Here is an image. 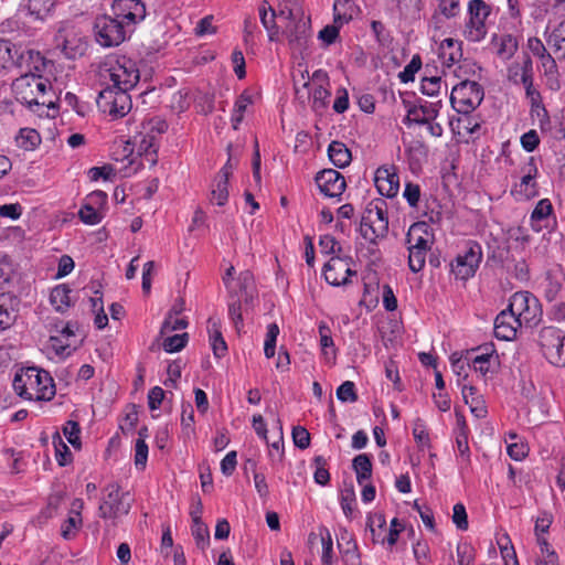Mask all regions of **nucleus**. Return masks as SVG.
Returning a JSON list of instances; mask_svg holds the SVG:
<instances>
[{
    "label": "nucleus",
    "instance_id": "f257e3e1",
    "mask_svg": "<svg viewBox=\"0 0 565 565\" xmlns=\"http://www.w3.org/2000/svg\"><path fill=\"white\" fill-rule=\"evenodd\" d=\"M13 390L28 401H51L55 396V384L49 372L30 366L21 369L13 379Z\"/></svg>",
    "mask_w": 565,
    "mask_h": 565
},
{
    "label": "nucleus",
    "instance_id": "f03ea898",
    "mask_svg": "<svg viewBox=\"0 0 565 565\" xmlns=\"http://www.w3.org/2000/svg\"><path fill=\"white\" fill-rule=\"evenodd\" d=\"M50 87L47 79L35 74H24L12 83V89L17 99L29 108L33 106H54L52 100L45 98L46 89Z\"/></svg>",
    "mask_w": 565,
    "mask_h": 565
},
{
    "label": "nucleus",
    "instance_id": "7ed1b4c3",
    "mask_svg": "<svg viewBox=\"0 0 565 565\" xmlns=\"http://www.w3.org/2000/svg\"><path fill=\"white\" fill-rule=\"evenodd\" d=\"M483 88L475 81H462L450 94L452 108L459 114H471L483 100Z\"/></svg>",
    "mask_w": 565,
    "mask_h": 565
},
{
    "label": "nucleus",
    "instance_id": "20e7f679",
    "mask_svg": "<svg viewBox=\"0 0 565 565\" xmlns=\"http://www.w3.org/2000/svg\"><path fill=\"white\" fill-rule=\"evenodd\" d=\"M539 345L544 358L555 366H565V332L555 327L540 331Z\"/></svg>",
    "mask_w": 565,
    "mask_h": 565
},
{
    "label": "nucleus",
    "instance_id": "39448f33",
    "mask_svg": "<svg viewBox=\"0 0 565 565\" xmlns=\"http://www.w3.org/2000/svg\"><path fill=\"white\" fill-rule=\"evenodd\" d=\"M128 29L113 14L99 15L94 22V33L98 44L113 47L121 44L127 38Z\"/></svg>",
    "mask_w": 565,
    "mask_h": 565
},
{
    "label": "nucleus",
    "instance_id": "423d86ee",
    "mask_svg": "<svg viewBox=\"0 0 565 565\" xmlns=\"http://www.w3.org/2000/svg\"><path fill=\"white\" fill-rule=\"evenodd\" d=\"M104 492L105 497L98 508L100 518L117 520L129 513L131 509L129 492H121L117 483L108 484Z\"/></svg>",
    "mask_w": 565,
    "mask_h": 565
},
{
    "label": "nucleus",
    "instance_id": "0eeeda50",
    "mask_svg": "<svg viewBox=\"0 0 565 565\" xmlns=\"http://www.w3.org/2000/svg\"><path fill=\"white\" fill-rule=\"evenodd\" d=\"M96 102L99 110L107 114L111 119L126 116L132 107L128 92L116 87H105L99 93Z\"/></svg>",
    "mask_w": 565,
    "mask_h": 565
},
{
    "label": "nucleus",
    "instance_id": "6e6552de",
    "mask_svg": "<svg viewBox=\"0 0 565 565\" xmlns=\"http://www.w3.org/2000/svg\"><path fill=\"white\" fill-rule=\"evenodd\" d=\"M523 326H533L540 321L541 306L537 298L530 291H518L510 298L509 307Z\"/></svg>",
    "mask_w": 565,
    "mask_h": 565
},
{
    "label": "nucleus",
    "instance_id": "1a4fd4ad",
    "mask_svg": "<svg viewBox=\"0 0 565 565\" xmlns=\"http://www.w3.org/2000/svg\"><path fill=\"white\" fill-rule=\"evenodd\" d=\"M482 259V248L477 242H468L466 249L458 254L451 263V273L457 279L467 280L472 277Z\"/></svg>",
    "mask_w": 565,
    "mask_h": 565
},
{
    "label": "nucleus",
    "instance_id": "9d476101",
    "mask_svg": "<svg viewBox=\"0 0 565 565\" xmlns=\"http://www.w3.org/2000/svg\"><path fill=\"white\" fill-rule=\"evenodd\" d=\"M469 21L466 24L465 38L470 42H480L487 35L486 19L490 14V7L483 0L469 2Z\"/></svg>",
    "mask_w": 565,
    "mask_h": 565
},
{
    "label": "nucleus",
    "instance_id": "9b49d317",
    "mask_svg": "<svg viewBox=\"0 0 565 565\" xmlns=\"http://www.w3.org/2000/svg\"><path fill=\"white\" fill-rule=\"evenodd\" d=\"M109 78L111 85H108V87H116L117 89L128 92L139 82L140 74L132 60L121 57L110 67Z\"/></svg>",
    "mask_w": 565,
    "mask_h": 565
},
{
    "label": "nucleus",
    "instance_id": "f8f14e48",
    "mask_svg": "<svg viewBox=\"0 0 565 565\" xmlns=\"http://www.w3.org/2000/svg\"><path fill=\"white\" fill-rule=\"evenodd\" d=\"M111 14L128 29L146 18V6L141 0H114Z\"/></svg>",
    "mask_w": 565,
    "mask_h": 565
},
{
    "label": "nucleus",
    "instance_id": "ddd939ff",
    "mask_svg": "<svg viewBox=\"0 0 565 565\" xmlns=\"http://www.w3.org/2000/svg\"><path fill=\"white\" fill-rule=\"evenodd\" d=\"M522 172L523 175L520 182L515 183L510 191L516 201L530 200L539 193L535 181L539 175V169L534 158H530L529 162L522 168Z\"/></svg>",
    "mask_w": 565,
    "mask_h": 565
},
{
    "label": "nucleus",
    "instance_id": "4468645a",
    "mask_svg": "<svg viewBox=\"0 0 565 565\" xmlns=\"http://www.w3.org/2000/svg\"><path fill=\"white\" fill-rule=\"evenodd\" d=\"M351 257H341L337 255L332 257L323 268V276L328 284L332 286H342L349 282V277L355 271L351 269Z\"/></svg>",
    "mask_w": 565,
    "mask_h": 565
},
{
    "label": "nucleus",
    "instance_id": "2eb2a0df",
    "mask_svg": "<svg viewBox=\"0 0 565 565\" xmlns=\"http://www.w3.org/2000/svg\"><path fill=\"white\" fill-rule=\"evenodd\" d=\"M494 353L493 344H487L469 351L468 367H472L482 377H487L492 366L498 363V355Z\"/></svg>",
    "mask_w": 565,
    "mask_h": 565
},
{
    "label": "nucleus",
    "instance_id": "dca6fc26",
    "mask_svg": "<svg viewBox=\"0 0 565 565\" xmlns=\"http://www.w3.org/2000/svg\"><path fill=\"white\" fill-rule=\"evenodd\" d=\"M284 34L287 38L290 47L294 51L301 53L307 49L311 38L310 18H306L292 23H287L284 30Z\"/></svg>",
    "mask_w": 565,
    "mask_h": 565
},
{
    "label": "nucleus",
    "instance_id": "f3484780",
    "mask_svg": "<svg viewBox=\"0 0 565 565\" xmlns=\"http://www.w3.org/2000/svg\"><path fill=\"white\" fill-rule=\"evenodd\" d=\"M320 192L328 198H339L345 190L344 177L337 170L326 169L316 177Z\"/></svg>",
    "mask_w": 565,
    "mask_h": 565
},
{
    "label": "nucleus",
    "instance_id": "a211bd4d",
    "mask_svg": "<svg viewBox=\"0 0 565 565\" xmlns=\"http://www.w3.org/2000/svg\"><path fill=\"white\" fill-rule=\"evenodd\" d=\"M374 182L381 195L394 198L399 190V178L396 172V167H380L375 172Z\"/></svg>",
    "mask_w": 565,
    "mask_h": 565
},
{
    "label": "nucleus",
    "instance_id": "6ab92c4d",
    "mask_svg": "<svg viewBox=\"0 0 565 565\" xmlns=\"http://www.w3.org/2000/svg\"><path fill=\"white\" fill-rule=\"evenodd\" d=\"M132 143L137 149V152L142 157L143 163H148L150 167L156 166L158 161V138L156 135L147 132L141 129L132 138Z\"/></svg>",
    "mask_w": 565,
    "mask_h": 565
},
{
    "label": "nucleus",
    "instance_id": "aec40b11",
    "mask_svg": "<svg viewBox=\"0 0 565 565\" xmlns=\"http://www.w3.org/2000/svg\"><path fill=\"white\" fill-rule=\"evenodd\" d=\"M556 222L554 207L548 199L540 200L530 215V226L535 233L550 227V223Z\"/></svg>",
    "mask_w": 565,
    "mask_h": 565
},
{
    "label": "nucleus",
    "instance_id": "412c9836",
    "mask_svg": "<svg viewBox=\"0 0 565 565\" xmlns=\"http://www.w3.org/2000/svg\"><path fill=\"white\" fill-rule=\"evenodd\" d=\"M433 233L425 222H417L411 225L406 234L407 248L430 249L433 245Z\"/></svg>",
    "mask_w": 565,
    "mask_h": 565
},
{
    "label": "nucleus",
    "instance_id": "4be33fe9",
    "mask_svg": "<svg viewBox=\"0 0 565 565\" xmlns=\"http://www.w3.org/2000/svg\"><path fill=\"white\" fill-rule=\"evenodd\" d=\"M523 324L508 309L501 311L494 320V334L498 339L511 341Z\"/></svg>",
    "mask_w": 565,
    "mask_h": 565
},
{
    "label": "nucleus",
    "instance_id": "5701e85b",
    "mask_svg": "<svg viewBox=\"0 0 565 565\" xmlns=\"http://www.w3.org/2000/svg\"><path fill=\"white\" fill-rule=\"evenodd\" d=\"M441 108V100L434 103L420 104L418 107L413 106L407 110V116L404 119L406 125L417 124L424 125L428 120H434L438 117Z\"/></svg>",
    "mask_w": 565,
    "mask_h": 565
},
{
    "label": "nucleus",
    "instance_id": "b1692460",
    "mask_svg": "<svg viewBox=\"0 0 565 565\" xmlns=\"http://www.w3.org/2000/svg\"><path fill=\"white\" fill-rule=\"evenodd\" d=\"M231 160L217 173L211 191V202L222 206L228 199V180L232 173Z\"/></svg>",
    "mask_w": 565,
    "mask_h": 565
},
{
    "label": "nucleus",
    "instance_id": "393cba45",
    "mask_svg": "<svg viewBox=\"0 0 565 565\" xmlns=\"http://www.w3.org/2000/svg\"><path fill=\"white\" fill-rule=\"evenodd\" d=\"M508 79L515 85L527 84L533 79V62L527 54L522 56V61H515L508 67Z\"/></svg>",
    "mask_w": 565,
    "mask_h": 565
},
{
    "label": "nucleus",
    "instance_id": "a878e982",
    "mask_svg": "<svg viewBox=\"0 0 565 565\" xmlns=\"http://www.w3.org/2000/svg\"><path fill=\"white\" fill-rule=\"evenodd\" d=\"M258 14L260 23L267 31L269 41H278L280 31L276 23V18L278 17L277 11L267 1H263L258 7Z\"/></svg>",
    "mask_w": 565,
    "mask_h": 565
},
{
    "label": "nucleus",
    "instance_id": "bb28decb",
    "mask_svg": "<svg viewBox=\"0 0 565 565\" xmlns=\"http://www.w3.org/2000/svg\"><path fill=\"white\" fill-rule=\"evenodd\" d=\"M276 11L278 18L288 20V23L308 18L305 13L302 0H277Z\"/></svg>",
    "mask_w": 565,
    "mask_h": 565
},
{
    "label": "nucleus",
    "instance_id": "cd10ccee",
    "mask_svg": "<svg viewBox=\"0 0 565 565\" xmlns=\"http://www.w3.org/2000/svg\"><path fill=\"white\" fill-rule=\"evenodd\" d=\"M360 234L364 239L376 244L379 238L386 235V225L383 222L376 224L373 218V211H369L367 215H364L361 220Z\"/></svg>",
    "mask_w": 565,
    "mask_h": 565
},
{
    "label": "nucleus",
    "instance_id": "c85d7f7f",
    "mask_svg": "<svg viewBox=\"0 0 565 565\" xmlns=\"http://www.w3.org/2000/svg\"><path fill=\"white\" fill-rule=\"evenodd\" d=\"M17 302V298L13 295L0 294V331H4L13 326Z\"/></svg>",
    "mask_w": 565,
    "mask_h": 565
},
{
    "label": "nucleus",
    "instance_id": "c756f323",
    "mask_svg": "<svg viewBox=\"0 0 565 565\" xmlns=\"http://www.w3.org/2000/svg\"><path fill=\"white\" fill-rule=\"evenodd\" d=\"M439 57L444 65L452 66L462 57L460 43L451 38L445 39L439 46Z\"/></svg>",
    "mask_w": 565,
    "mask_h": 565
},
{
    "label": "nucleus",
    "instance_id": "7c9ffc66",
    "mask_svg": "<svg viewBox=\"0 0 565 565\" xmlns=\"http://www.w3.org/2000/svg\"><path fill=\"white\" fill-rule=\"evenodd\" d=\"M492 42L497 45V54L501 60H510L519 47L518 39L512 34L494 35Z\"/></svg>",
    "mask_w": 565,
    "mask_h": 565
},
{
    "label": "nucleus",
    "instance_id": "2f4dec72",
    "mask_svg": "<svg viewBox=\"0 0 565 565\" xmlns=\"http://www.w3.org/2000/svg\"><path fill=\"white\" fill-rule=\"evenodd\" d=\"M546 43L557 58L565 60V20L552 30L546 38Z\"/></svg>",
    "mask_w": 565,
    "mask_h": 565
},
{
    "label": "nucleus",
    "instance_id": "473e14b6",
    "mask_svg": "<svg viewBox=\"0 0 565 565\" xmlns=\"http://www.w3.org/2000/svg\"><path fill=\"white\" fill-rule=\"evenodd\" d=\"M328 154L331 162L340 169L348 167L352 161L351 151L341 141H332L329 145Z\"/></svg>",
    "mask_w": 565,
    "mask_h": 565
},
{
    "label": "nucleus",
    "instance_id": "72a5a7b5",
    "mask_svg": "<svg viewBox=\"0 0 565 565\" xmlns=\"http://www.w3.org/2000/svg\"><path fill=\"white\" fill-rule=\"evenodd\" d=\"M72 289L65 285L55 286L50 294V302L54 309L58 312H65L71 307V295Z\"/></svg>",
    "mask_w": 565,
    "mask_h": 565
},
{
    "label": "nucleus",
    "instance_id": "f704fd0d",
    "mask_svg": "<svg viewBox=\"0 0 565 565\" xmlns=\"http://www.w3.org/2000/svg\"><path fill=\"white\" fill-rule=\"evenodd\" d=\"M207 331L214 355L216 358H222L227 351V345L220 331L218 321L210 318L207 321Z\"/></svg>",
    "mask_w": 565,
    "mask_h": 565
},
{
    "label": "nucleus",
    "instance_id": "c9c22d12",
    "mask_svg": "<svg viewBox=\"0 0 565 565\" xmlns=\"http://www.w3.org/2000/svg\"><path fill=\"white\" fill-rule=\"evenodd\" d=\"M353 470L356 473V481L362 486L372 476V461L371 457L366 454H361L352 460Z\"/></svg>",
    "mask_w": 565,
    "mask_h": 565
},
{
    "label": "nucleus",
    "instance_id": "e433bc0d",
    "mask_svg": "<svg viewBox=\"0 0 565 565\" xmlns=\"http://www.w3.org/2000/svg\"><path fill=\"white\" fill-rule=\"evenodd\" d=\"M355 12L353 0H335L333 4L334 23L343 25L348 23Z\"/></svg>",
    "mask_w": 565,
    "mask_h": 565
},
{
    "label": "nucleus",
    "instance_id": "4c0bfd02",
    "mask_svg": "<svg viewBox=\"0 0 565 565\" xmlns=\"http://www.w3.org/2000/svg\"><path fill=\"white\" fill-rule=\"evenodd\" d=\"M86 50L87 42L84 41L82 38H77L75 35L66 38L62 44V52L70 60H74L77 56L84 55Z\"/></svg>",
    "mask_w": 565,
    "mask_h": 565
},
{
    "label": "nucleus",
    "instance_id": "58836bf2",
    "mask_svg": "<svg viewBox=\"0 0 565 565\" xmlns=\"http://www.w3.org/2000/svg\"><path fill=\"white\" fill-rule=\"evenodd\" d=\"M318 329L320 335V347L323 355L328 361H334L335 348L329 326L326 322H320Z\"/></svg>",
    "mask_w": 565,
    "mask_h": 565
},
{
    "label": "nucleus",
    "instance_id": "ea45409f",
    "mask_svg": "<svg viewBox=\"0 0 565 565\" xmlns=\"http://www.w3.org/2000/svg\"><path fill=\"white\" fill-rule=\"evenodd\" d=\"M15 142L23 150H33L40 145L41 137L35 129L21 128L15 137Z\"/></svg>",
    "mask_w": 565,
    "mask_h": 565
},
{
    "label": "nucleus",
    "instance_id": "a19ab883",
    "mask_svg": "<svg viewBox=\"0 0 565 565\" xmlns=\"http://www.w3.org/2000/svg\"><path fill=\"white\" fill-rule=\"evenodd\" d=\"M56 4V0H28V11L36 20H44Z\"/></svg>",
    "mask_w": 565,
    "mask_h": 565
},
{
    "label": "nucleus",
    "instance_id": "79ce46f5",
    "mask_svg": "<svg viewBox=\"0 0 565 565\" xmlns=\"http://www.w3.org/2000/svg\"><path fill=\"white\" fill-rule=\"evenodd\" d=\"M355 491L353 484L345 486L340 493V504L344 515L352 518L355 508Z\"/></svg>",
    "mask_w": 565,
    "mask_h": 565
},
{
    "label": "nucleus",
    "instance_id": "37998d69",
    "mask_svg": "<svg viewBox=\"0 0 565 565\" xmlns=\"http://www.w3.org/2000/svg\"><path fill=\"white\" fill-rule=\"evenodd\" d=\"M458 426L459 429L456 437L457 449L459 451L461 460L465 462H469L470 450L468 445V434L465 420H458Z\"/></svg>",
    "mask_w": 565,
    "mask_h": 565
},
{
    "label": "nucleus",
    "instance_id": "c03bdc74",
    "mask_svg": "<svg viewBox=\"0 0 565 565\" xmlns=\"http://www.w3.org/2000/svg\"><path fill=\"white\" fill-rule=\"evenodd\" d=\"M322 543L321 562L323 565H331L333 562V543L330 531L327 527L320 529Z\"/></svg>",
    "mask_w": 565,
    "mask_h": 565
},
{
    "label": "nucleus",
    "instance_id": "a18cd8bd",
    "mask_svg": "<svg viewBox=\"0 0 565 565\" xmlns=\"http://www.w3.org/2000/svg\"><path fill=\"white\" fill-rule=\"evenodd\" d=\"M53 444L55 448V458L60 466H66L72 461V452L64 444L58 433L53 435Z\"/></svg>",
    "mask_w": 565,
    "mask_h": 565
},
{
    "label": "nucleus",
    "instance_id": "49530a36",
    "mask_svg": "<svg viewBox=\"0 0 565 565\" xmlns=\"http://www.w3.org/2000/svg\"><path fill=\"white\" fill-rule=\"evenodd\" d=\"M78 216L83 223L88 225H96L103 218L102 212L87 202L79 209Z\"/></svg>",
    "mask_w": 565,
    "mask_h": 565
},
{
    "label": "nucleus",
    "instance_id": "de8ad7c7",
    "mask_svg": "<svg viewBox=\"0 0 565 565\" xmlns=\"http://www.w3.org/2000/svg\"><path fill=\"white\" fill-rule=\"evenodd\" d=\"M279 334V328L276 323H270L267 327L265 343H264V353L267 359H270L275 355L276 350V341Z\"/></svg>",
    "mask_w": 565,
    "mask_h": 565
},
{
    "label": "nucleus",
    "instance_id": "09e8293b",
    "mask_svg": "<svg viewBox=\"0 0 565 565\" xmlns=\"http://www.w3.org/2000/svg\"><path fill=\"white\" fill-rule=\"evenodd\" d=\"M330 90L324 85H318L312 93V108L316 111L324 109L329 104Z\"/></svg>",
    "mask_w": 565,
    "mask_h": 565
},
{
    "label": "nucleus",
    "instance_id": "8fccbe9b",
    "mask_svg": "<svg viewBox=\"0 0 565 565\" xmlns=\"http://www.w3.org/2000/svg\"><path fill=\"white\" fill-rule=\"evenodd\" d=\"M428 249L408 248V266L413 273L420 271L426 262Z\"/></svg>",
    "mask_w": 565,
    "mask_h": 565
},
{
    "label": "nucleus",
    "instance_id": "3c124183",
    "mask_svg": "<svg viewBox=\"0 0 565 565\" xmlns=\"http://www.w3.org/2000/svg\"><path fill=\"white\" fill-rule=\"evenodd\" d=\"M191 530L198 547L201 550L207 547L210 544V532L207 526L203 522H196L192 524Z\"/></svg>",
    "mask_w": 565,
    "mask_h": 565
},
{
    "label": "nucleus",
    "instance_id": "603ef678",
    "mask_svg": "<svg viewBox=\"0 0 565 565\" xmlns=\"http://www.w3.org/2000/svg\"><path fill=\"white\" fill-rule=\"evenodd\" d=\"M441 87L443 82L439 76L424 77L422 79L420 89L424 95L436 97L440 94Z\"/></svg>",
    "mask_w": 565,
    "mask_h": 565
},
{
    "label": "nucleus",
    "instance_id": "864d4df0",
    "mask_svg": "<svg viewBox=\"0 0 565 565\" xmlns=\"http://www.w3.org/2000/svg\"><path fill=\"white\" fill-rule=\"evenodd\" d=\"M313 461H315V466H316V470L313 473L315 481L320 486L328 484V482L330 481V473H329L328 469L326 468V466H327L326 458L322 456H317L313 459Z\"/></svg>",
    "mask_w": 565,
    "mask_h": 565
},
{
    "label": "nucleus",
    "instance_id": "5fc2aeb1",
    "mask_svg": "<svg viewBox=\"0 0 565 565\" xmlns=\"http://www.w3.org/2000/svg\"><path fill=\"white\" fill-rule=\"evenodd\" d=\"M337 397L342 403H354L358 401V394L355 392V385L351 381L343 382L337 388Z\"/></svg>",
    "mask_w": 565,
    "mask_h": 565
},
{
    "label": "nucleus",
    "instance_id": "6e6d98bb",
    "mask_svg": "<svg viewBox=\"0 0 565 565\" xmlns=\"http://www.w3.org/2000/svg\"><path fill=\"white\" fill-rule=\"evenodd\" d=\"M188 333L174 334L164 339L162 347L166 352L173 353L181 351L188 342Z\"/></svg>",
    "mask_w": 565,
    "mask_h": 565
},
{
    "label": "nucleus",
    "instance_id": "4d7b16f0",
    "mask_svg": "<svg viewBox=\"0 0 565 565\" xmlns=\"http://www.w3.org/2000/svg\"><path fill=\"white\" fill-rule=\"evenodd\" d=\"M422 67V60L419 55H414L411 62L404 67V70L399 73V79L403 83L413 82L415 78V74Z\"/></svg>",
    "mask_w": 565,
    "mask_h": 565
},
{
    "label": "nucleus",
    "instance_id": "13d9d810",
    "mask_svg": "<svg viewBox=\"0 0 565 565\" xmlns=\"http://www.w3.org/2000/svg\"><path fill=\"white\" fill-rule=\"evenodd\" d=\"M149 448L145 439L138 438L135 445V466L138 469H145L148 460Z\"/></svg>",
    "mask_w": 565,
    "mask_h": 565
},
{
    "label": "nucleus",
    "instance_id": "bf43d9fd",
    "mask_svg": "<svg viewBox=\"0 0 565 565\" xmlns=\"http://www.w3.org/2000/svg\"><path fill=\"white\" fill-rule=\"evenodd\" d=\"M63 433L67 439V441L74 446L79 447L81 446V428L77 422L75 420H67L65 426L63 427Z\"/></svg>",
    "mask_w": 565,
    "mask_h": 565
},
{
    "label": "nucleus",
    "instance_id": "052dcab7",
    "mask_svg": "<svg viewBox=\"0 0 565 565\" xmlns=\"http://www.w3.org/2000/svg\"><path fill=\"white\" fill-rule=\"evenodd\" d=\"M458 565H471L475 562V548L468 543H459L457 546Z\"/></svg>",
    "mask_w": 565,
    "mask_h": 565
},
{
    "label": "nucleus",
    "instance_id": "680f3d73",
    "mask_svg": "<svg viewBox=\"0 0 565 565\" xmlns=\"http://www.w3.org/2000/svg\"><path fill=\"white\" fill-rule=\"evenodd\" d=\"M141 127L147 132L156 135V137H158V135L163 134L168 129V124L163 119L154 117L142 122Z\"/></svg>",
    "mask_w": 565,
    "mask_h": 565
},
{
    "label": "nucleus",
    "instance_id": "e2e57ef3",
    "mask_svg": "<svg viewBox=\"0 0 565 565\" xmlns=\"http://www.w3.org/2000/svg\"><path fill=\"white\" fill-rule=\"evenodd\" d=\"M452 522L457 529L466 531L468 529V516L462 503H456L452 511Z\"/></svg>",
    "mask_w": 565,
    "mask_h": 565
},
{
    "label": "nucleus",
    "instance_id": "0e129e2a",
    "mask_svg": "<svg viewBox=\"0 0 565 565\" xmlns=\"http://www.w3.org/2000/svg\"><path fill=\"white\" fill-rule=\"evenodd\" d=\"M186 327L188 321L184 318H179L178 316H167L161 326V333L163 334L170 331L182 330L185 329Z\"/></svg>",
    "mask_w": 565,
    "mask_h": 565
},
{
    "label": "nucleus",
    "instance_id": "69168bd1",
    "mask_svg": "<svg viewBox=\"0 0 565 565\" xmlns=\"http://www.w3.org/2000/svg\"><path fill=\"white\" fill-rule=\"evenodd\" d=\"M319 246L321 248V252L324 254H335L338 255L341 253L342 248L337 242V239L329 234L322 235L319 239Z\"/></svg>",
    "mask_w": 565,
    "mask_h": 565
},
{
    "label": "nucleus",
    "instance_id": "338daca9",
    "mask_svg": "<svg viewBox=\"0 0 565 565\" xmlns=\"http://www.w3.org/2000/svg\"><path fill=\"white\" fill-rule=\"evenodd\" d=\"M292 439L296 447L306 449L310 445V434L305 427L296 426L292 428Z\"/></svg>",
    "mask_w": 565,
    "mask_h": 565
},
{
    "label": "nucleus",
    "instance_id": "774afa93",
    "mask_svg": "<svg viewBox=\"0 0 565 565\" xmlns=\"http://www.w3.org/2000/svg\"><path fill=\"white\" fill-rule=\"evenodd\" d=\"M535 565H559L558 555L553 547L541 550L535 558Z\"/></svg>",
    "mask_w": 565,
    "mask_h": 565
}]
</instances>
